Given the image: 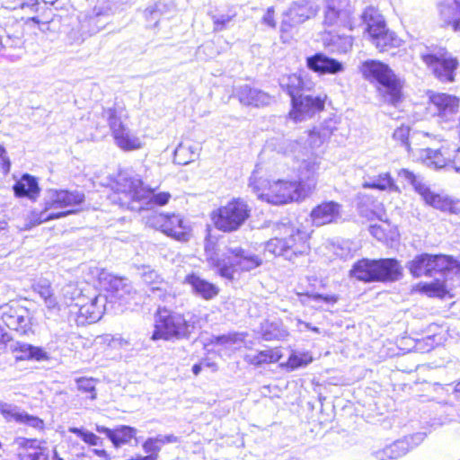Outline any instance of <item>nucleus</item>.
I'll list each match as a JSON object with an SVG mask.
<instances>
[{
	"label": "nucleus",
	"instance_id": "55",
	"mask_svg": "<svg viewBox=\"0 0 460 460\" xmlns=\"http://www.w3.org/2000/svg\"><path fill=\"white\" fill-rule=\"evenodd\" d=\"M38 4V0H10L8 8L13 10L19 8L29 13H34L37 11Z\"/></svg>",
	"mask_w": 460,
	"mask_h": 460
},
{
	"label": "nucleus",
	"instance_id": "5",
	"mask_svg": "<svg viewBox=\"0 0 460 460\" xmlns=\"http://www.w3.org/2000/svg\"><path fill=\"white\" fill-rule=\"evenodd\" d=\"M200 319L194 314H186L160 313L155 325L151 339L172 340L187 338L200 327Z\"/></svg>",
	"mask_w": 460,
	"mask_h": 460
},
{
	"label": "nucleus",
	"instance_id": "18",
	"mask_svg": "<svg viewBox=\"0 0 460 460\" xmlns=\"http://www.w3.org/2000/svg\"><path fill=\"white\" fill-rule=\"evenodd\" d=\"M310 217L316 226L335 223L341 218V206L334 201L323 202L311 211Z\"/></svg>",
	"mask_w": 460,
	"mask_h": 460
},
{
	"label": "nucleus",
	"instance_id": "11",
	"mask_svg": "<svg viewBox=\"0 0 460 460\" xmlns=\"http://www.w3.org/2000/svg\"><path fill=\"white\" fill-rule=\"evenodd\" d=\"M327 95L319 93L314 95L311 92H304L292 101V110L289 116L295 121H301L311 118L324 109Z\"/></svg>",
	"mask_w": 460,
	"mask_h": 460
},
{
	"label": "nucleus",
	"instance_id": "48",
	"mask_svg": "<svg viewBox=\"0 0 460 460\" xmlns=\"http://www.w3.org/2000/svg\"><path fill=\"white\" fill-rule=\"evenodd\" d=\"M421 291L428 294L429 296L438 297L444 296L447 292L444 281H441L439 279H436V280L430 283L422 284Z\"/></svg>",
	"mask_w": 460,
	"mask_h": 460
},
{
	"label": "nucleus",
	"instance_id": "64",
	"mask_svg": "<svg viewBox=\"0 0 460 460\" xmlns=\"http://www.w3.org/2000/svg\"><path fill=\"white\" fill-rule=\"evenodd\" d=\"M424 261L426 263V267L428 268L427 276L432 277L437 274L436 272V266L435 264V255L428 254V253H422Z\"/></svg>",
	"mask_w": 460,
	"mask_h": 460
},
{
	"label": "nucleus",
	"instance_id": "30",
	"mask_svg": "<svg viewBox=\"0 0 460 460\" xmlns=\"http://www.w3.org/2000/svg\"><path fill=\"white\" fill-rule=\"evenodd\" d=\"M107 301L108 297L106 296H96L89 305H84L80 307V314L85 316L90 323L97 322L106 310Z\"/></svg>",
	"mask_w": 460,
	"mask_h": 460
},
{
	"label": "nucleus",
	"instance_id": "60",
	"mask_svg": "<svg viewBox=\"0 0 460 460\" xmlns=\"http://www.w3.org/2000/svg\"><path fill=\"white\" fill-rule=\"evenodd\" d=\"M34 291L39 294L40 298L44 301L51 295H53V291L51 289V286L49 282L46 279L40 280L38 283L34 285Z\"/></svg>",
	"mask_w": 460,
	"mask_h": 460
},
{
	"label": "nucleus",
	"instance_id": "23",
	"mask_svg": "<svg viewBox=\"0 0 460 460\" xmlns=\"http://www.w3.org/2000/svg\"><path fill=\"white\" fill-rule=\"evenodd\" d=\"M95 429L97 432L104 434L116 448L129 443L137 434V429L135 428L127 425L119 426L114 429L96 425Z\"/></svg>",
	"mask_w": 460,
	"mask_h": 460
},
{
	"label": "nucleus",
	"instance_id": "38",
	"mask_svg": "<svg viewBox=\"0 0 460 460\" xmlns=\"http://www.w3.org/2000/svg\"><path fill=\"white\" fill-rule=\"evenodd\" d=\"M436 272L443 276L450 273L458 274L460 272V262L454 260L451 256L435 255Z\"/></svg>",
	"mask_w": 460,
	"mask_h": 460
},
{
	"label": "nucleus",
	"instance_id": "40",
	"mask_svg": "<svg viewBox=\"0 0 460 460\" xmlns=\"http://www.w3.org/2000/svg\"><path fill=\"white\" fill-rule=\"evenodd\" d=\"M346 0H328L326 11L324 13V24L332 26L338 23L341 16L344 13L342 10V4Z\"/></svg>",
	"mask_w": 460,
	"mask_h": 460
},
{
	"label": "nucleus",
	"instance_id": "51",
	"mask_svg": "<svg viewBox=\"0 0 460 460\" xmlns=\"http://www.w3.org/2000/svg\"><path fill=\"white\" fill-rule=\"evenodd\" d=\"M312 360L313 358L308 352H294L289 356L288 365L295 369L308 365Z\"/></svg>",
	"mask_w": 460,
	"mask_h": 460
},
{
	"label": "nucleus",
	"instance_id": "13",
	"mask_svg": "<svg viewBox=\"0 0 460 460\" xmlns=\"http://www.w3.org/2000/svg\"><path fill=\"white\" fill-rule=\"evenodd\" d=\"M316 12V8L308 1L294 3L283 16L280 26L282 38L284 34L290 33L294 28L314 17Z\"/></svg>",
	"mask_w": 460,
	"mask_h": 460
},
{
	"label": "nucleus",
	"instance_id": "34",
	"mask_svg": "<svg viewBox=\"0 0 460 460\" xmlns=\"http://www.w3.org/2000/svg\"><path fill=\"white\" fill-rule=\"evenodd\" d=\"M166 227H163V233L175 240L185 242L189 238L183 220L179 215H167Z\"/></svg>",
	"mask_w": 460,
	"mask_h": 460
},
{
	"label": "nucleus",
	"instance_id": "54",
	"mask_svg": "<svg viewBox=\"0 0 460 460\" xmlns=\"http://www.w3.org/2000/svg\"><path fill=\"white\" fill-rule=\"evenodd\" d=\"M167 215L152 213L146 217V226L163 231V227H166Z\"/></svg>",
	"mask_w": 460,
	"mask_h": 460
},
{
	"label": "nucleus",
	"instance_id": "50",
	"mask_svg": "<svg viewBox=\"0 0 460 460\" xmlns=\"http://www.w3.org/2000/svg\"><path fill=\"white\" fill-rule=\"evenodd\" d=\"M408 269L411 274L415 278L427 276V274H429L422 254L417 255L412 261H411L408 263Z\"/></svg>",
	"mask_w": 460,
	"mask_h": 460
},
{
	"label": "nucleus",
	"instance_id": "44",
	"mask_svg": "<svg viewBox=\"0 0 460 460\" xmlns=\"http://www.w3.org/2000/svg\"><path fill=\"white\" fill-rule=\"evenodd\" d=\"M142 279L146 284L151 286V288L154 291H160L164 288V286H166V283L164 281L158 272L149 268H144Z\"/></svg>",
	"mask_w": 460,
	"mask_h": 460
},
{
	"label": "nucleus",
	"instance_id": "46",
	"mask_svg": "<svg viewBox=\"0 0 460 460\" xmlns=\"http://www.w3.org/2000/svg\"><path fill=\"white\" fill-rule=\"evenodd\" d=\"M398 178L411 184L418 194H420V188L426 187L422 178L408 169H401L398 172Z\"/></svg>",
	"mask_w": 460,
	"mask_h": 460
},
{
	"label": "nucleus",
	"instance_id": "33",
	"mask_svg": "<svg viewBox=\"0 0 460 460\" xmlns=\"http://www.w3.org/2000/svg\"><path fill=\"white\" fill-rule=\"evenodd\" d=\"M320 169V162L316 158H309L303 161L299 168V181L298 184L302 183V187H307L309 183H314L312 191L314 190L316 185V173Z\"/></svg>",
	"mask_w": 460,
	"mask_h": 460
},
{
	"label": "nucleus",
	"instance_id": "61",
	"mask_svg": "<svg viewBox=\"0 0 460 460\" xmlns=\"http://www.w3.org/2000/svg\"><path fill=\"white\" fill-rule=\"evenodd\" d=\"M299 146L300 145L296 141L282 139L279 144L278 152L284 155L294 154Z\"/></svg>",
	"mask_w": 460,
	"mask_h": 460
},
{
	"label": "nucleus",
	"instance_id": "14",
	"mask_svg": "<svg viewBox=\"0 0 460 460\" xmlns=\"http://www.w3.org/2000/svg\"><path fill=\"white\" fill-rule=\"evenodd\" d=\"M459 99L447 93H433L429 96V110L443 121L452 120L459 111Z\"/></svg>",
	"mask_w": 460,
	"mask_h": 460
},
{
	"label": "nucleus",
	"instance_id": "22",
	"mask_svg": "<svg viewBox=\"0 0 460 460\" xmlns=\"http://www.w3.org/2000/svg\"><path fill=\"white\" fill-rule=\"evenodd\" d=\"M376 281H395L402 275V269L395 259L375 260Z\"/></svg>",
	"mask_w": 460,
	"mask_h": 460
},
{
	"label": "nucleus",
	"instance_id": "10",
	"mask_svg": "<svg viewBox=\"0 0 460 460\" xmlns=\"http://www.w3.org/2000/svg\"><path fill=\"white\" fill-rule=\"evenodd\" d=\"M115 190L125 197V200H121L119 198L121 207H127L131 210L143 209L141 204L135 205V203H141L146 199V188L143 186L140 178L128 172H120L115 183Z\"/></svg>",
	"mask_w": 460,
	"mask_h": 460
},
{
	"label": "nucleus",
	"instance_id": "1",
	"mask_svg": "<svg viewBox=\"0 0 460 460\" xmlns=\"http://www.w3.org/2000/svg\"><path fill=\"white\" fill-rule=\"evenodd\" d=\"M314 183L307 187H302V183L296 181H274L259 176L255 170L249 180V187L257 195L258 199L270 204L281 205L289 201H298L305 199L312 192Z\"/></svg>",
	"mask_w": 460,
	"mask_h": 460
},
{
	"label": "nucleus",
	"instance_id": "16",
	"mask_svg": "<svg viewBox=\"0 0 460 460\" xmlns=\"http://www.w3.org/2000/svg\"><path fill=\"white\" fill-rule=\"evenodd\" d=\"M21 451L19 452L20 460H63L58 456L57 451L50 450L42 446V442L36 439L21 438Z\"/></svg>",
	"mask_w": 460,
	"mask_h": 460
},
{
	"label": "nucleus",
	"instance_id": "19",
	"mask_svg": "<svg viewBox=\"0 0 460 460\" xmlns=\"http://www.w3.org/2000/svg\"><path fill=\"white\" fill-rule=\"evenodd\" d=\"M306 66L310 70L321 75H335L344 70L341 62L323 53H316L306 58Z\"/></svg>",
	"mask_w": 460,
	"mask_h": 460
},
{
	"label": "nucleus",
	"instance_id": "43",
	"mask_svg": "<svg viewBox=\"0 0 460 460\" xmlns=\"http://www.w3.org/2000/svg\"><path fill=\"white\" fill-rule=\"evenodd\" d=\"M209 17L213 22V31L219 32L229 28L230 23L236 16L235 12H229L227 13H208Z\"/></svg>",
	"mask_w": 460,
	"mask_h": 460
},
{
	"label": "nucleus",
	"instance_id": "24",
	"mask_svg": "<svg viewBox=\"0 0 460 460\" xmlns=\"http://www.w3.org/2000/svg\"><path fill=\"white\" fill-rule=\"evenodd\" d=\"M184 283L191 288L192 292L205 300L213 299L217 296L219 288L213 283L200 278L198 274H188Z\"/></svg>",
	"mask_w": 460,
	"mask_h": 460
},
{
	"label": "nucleus",
	"instance_id": "57",
	"mask_svg": "<svg viewBox=\"0 0 460 460\" xmlns=\"http://www.w3.org/2000/svg\"><path fill=\"white\" fill-rule=\"evenodd\" d=\"M393 137L394 140L399 141L403 146H405L406 150L411 152V145L409 142L410 137V128L407 126H401L397 128L394 134Z\"/></svg>",
	"mask_w": 460,
	"mask_h": 460
},
{
	"label": "nucleus",
	"instance_id": "21",
	"mask_svg": "<svg viewBox=\"0 0 460 460\" xmlns=\"http://www.w3.org/2000/svg\"><path fill=\"white\" fill-rule=\"evenodd\" d=\"M280 87L291 97V102L304 92H312L314 83L300 75H285L279 79Z\"/></svg>",
	"mask_w": 460,
	"mask_h": 460
},
{
	"label": "nucleus",
	"instance_id": "12",
	"mask_svg": "<svg viewBox=\"0 0 460 460\" xmlns=\"http://www.w3.org/2000/svg\"><path fill=\"white\" fill-rule=\"evenodd\" d=\"M421 436V434H416L415 436L404 437L384 447L373 448L371 456L376 460H397L417 446L419 441L422 439Z\"/></svg>",
	"mask_w": 460,
	"mask_h": 460
},
{
	"label": "nucleus",
	"instance_id": "31",
	"mask_svg": "<svg viewBox=\"0 0 460 460\" xmlns=\"http://www.w3.org/2000/svg\"><path fill=\"white\" fill-rule=\"evenodd\" d=\"M420 158L427 167L435 170L450 165V157H447L442 149H422Z\"/></svg>",
	"mask_w": 460,
	"mask_h": 460
},
{
	"label": "nucleus",
	"instance_id": "6",
	"mask_svg": "<svg viewBox=\"0 0 460 460\" xmlns=\"http://www.w3.org/2000/svg\"><path fill=\"white\" fill-rule=\"evenodd\" d=\"M360 71L365 79L378 84V93L385 102L395 105L400 101V82L386 64L377 60H367L362 63Z\"/></svg>",
	"mask_w": 460,
	"mask_h": 460
},
{
	"label": "nucleus",
	"instance_id": "36",
	"mask_svg": "<svg viewBox=\"0 0 460 460\" xmlns=\"http://www.w3.org/2000/svg\"><path fill=\"white\" fill-rule=\"evenodd\" d=\"M113 137L116 145L122 150L132 151L142 147L141 139L132 134L127 127L119 133H117Z\"/></svg>",
	"mask_w": 460,
	"mask_h": 460
},
{
	"label": "nucleus",
	"instance_id": "63",
	"mask_svg": "<svg viewBox=\"0 0 460 460\" xmlns=\"http://www.w3.org/2000/svg\"><path fill=\"white\" fill-rule=\"evenodd\" d=\"M160 5H161V3H156L154 5L148 6L145 10V15L148 21H153V20L157 21L159 19V17L161 15ZM156 23H157V22H155V24Z\"/></svg>",
	"mask_w": 460,
	"mask_h": 460
},
{
	"label": "nucleus",
	"instance_id": "56",
	"mask_svg": "<svg viewBox=\"0 0 460 460\" xmlns=\"http://www.w3.org/2000/svg\"><path fill=\"white\" fill-rule=\"evenodd\" d=\"M317 128L319 130L320 137H322L325 142L338 129L337 121L334 119H327Z\"/></svg>",
	"mask_w": 460,
	"mask_h": 460
},
{
	"label": "nucleus",
	"instance_id": "47",
	"mask_svg": "<svg viewBox=\"0 0 460 460\" xmlns=\"http://www.w3.org/2000/svg\"><path fill=\"white\" fill-rule=\"evenodd\" d=\"M243 341V337L239 333H229L219 336H214L211 342L215 345L224 346L227 349L232 348L235 344H240Z\"/></svg>",
	"mask_w": 460,
	"mask_h": 460
},
{
	"label": "nucleus",
	"instance_id": "26",
	"mask_svg": "<svg viewBox=\"0 0 460 460\" xmlns=\"http://www.w3.org/2000/svg\"><path fill=\"white\" fill-rule=\"evenodd\" d=\"M420 195L426 204L436 209H439L443 212H456L455 203L452 199L432 192L428 185L420 188Z\"/></svg>",
	"mask_w": 460,
	"mask_h": 460
},
{
	"label": "nucleus",
	"instance_id": "49",
	"mask_svg": "<svg viewBox=\"0 0 460 460\" xmlns=\"http://www.w3.org/2000/svg\"><path fill=\"white\" fill-rule=\"evenodd\" d=\"M68 431L77 435L84 442L90 446H100L102 444V439L100 437L84 429L70 427Z\"/></svg>",
	"mask_w": 460,
	"mask_h": 460
},
{
	"label": "nucleus",
	"instance_id": "2",
	"mask_svg": "<svg viewBox=\"0 0 460 460\" xmlns=\"http://www.w3.org/2000/svg\"><path fill=\"white\" fill-rule=\"evenodd\" d=\"M206 259L209 265L216 268L223 278L233 279L237 271H250L261 265L262 259L241 247H230L222 257L215 251L214 245L205 246Z\"/></svg>",
	"mask_w": 460,
	"mask_h": 460
},
{
	"label": "nucleus",
	"instance_id": "39",
	"mask_svg": "<svg viewBox=\"0 0 460 460\" xmlns=\"http://www.w3.org/2000/svg\"><path fill=\"white\" fill-rule=\"evenodd\" d=\"M363 187L366 189H377L380 190L400 191L399 188L387 172L379 174L377 177H375L368 181H365L363 183Z\"/></svg>",
	"mask_w": 460,
	"mask_h": 460
},
{
	"label": "nucleus",
	"instance_id": "53",
	"mask_svg": "<svg viewBox=\"0 0 460 460\" xmlns=\"http://www.w3.org/2000/svg\"><path fill=\"white\" fill-rule=\"evenodd\" d=\"M43 302H44V305L46 307L45 315L48 318H51V317L59 315V313L61 311L62 302L58 301V299L54 296V294L51 295L47 299H45Z\"/></svg>",
	"mask_w": 460,
	"mask_h": 460
},
{
	"label": "nucleus",
	"instance_id": "28",
	"mask_svg": "<svg viewBox=\"0 0 460 460\" xmlns=\"http://www.w3.org/2000/svg\"><path fill=\"white\" fill-rule=\"evenodd\" d=\"M361 19L366 26L365 32L367 33L368 37L386 27L384 16L377 9L372 6L367 7L364 10Z\"/></svg>",
	"mask_w": 460,
	"mask_h": 460
},
{
	"label": "nucleus",
	"instance_id": "62",
	"mask_svg": "<svg viewBox=\"0 0 460 460\" xmlns=\"http://www.w3.org/2000/svg\"><path fill=\"white\" fill-rule=\"evenodd\" d=\"M307 142L311 148L319 147L324 143V140L320 137L318 128H314L309 132Z\"/></svg>",
	"mask_w": 460,
	"mask_h": 460
},
{
	"label": "nucleus",
	"instance_id": "15",
	"mask_svg": "<svg viewBox=\"0 0 460 460\" xmlns=\"http://www.w3.org/2000/svg\"><path fill=\"white\" fill-rule=\"evenodd\" d=\"M0 414L6 422L26 425L38 430L44 429V421L41 419L29 414L16 404L0 401Z\"/></svg>",
	"mask_w": 460,
	"mask_h": 460
},
{
	"label": "nucleus",
	"instance_id": "3",
	"mask_svg": "<svg viewBox=\"0 0 460 460\" xmlns=\"http://www.w3.org/2000/svg\"><path fill=\"white\" fill-rule=\"evenodd\" d=\"M84 201V194L78 190H49L45 197V208L32 212L30 217L32 226L76 213Z\"/></svg>",
	"mask_w": 460,
	"mask_h": 460
},
{
	"label": "nucleus",
	"instance_id": "35",
	"mask_svg": "<svg viewBox=\"0 0 460 460\" xmlns=\"http://www.w3.org/2000/svg\"><path fill=\"white\" fill-rule=\"evenodd\" d=\"M179 438L173 434L169 435H158L156 437L148 438L142 445L145 453L147 456H155L158 457V454L162 449V447L165 444L178 443Z\"/></svg>",
	"mask_w": 460,
	"mask_h": 460
},
{
	"label": "nucleus",
	"instance_id": "42",
	"mask_svg": "<svg viewBox=\"0 0 460 460\" xmlns=\"http://www.w3.org/2000/svg\"><path fill=\"white\" fill-rule=\"evenodd\" d=\"M262 337L266 341L282 340L288 336V331L279 323H265L262 327Z\"/></svg>",
	"mask_w": 460,
	"mask_h": 460
},
{
	"label": "nucleus",
	"instance_id": "27",
	"mask_svg": "<svg viewBox=\"0 0 460 460\" xmlns=\"http://www.w3.org/2000/svg\"><path fill=\"white\" fill-rule=\"evenodd\" d=\"M349 276L363 282L376 281L375 260L362 259L354 263Z\"/></svg>",
	"mask_w": 460,
	"mask_h": 460
},
{
	"label": "nucleus",
	"instance_id": "41",
	"mask_svg": "<svg viewBox=\"0 0 460 460\" xmlns=\"http://www.w3.org/2000/svg\"><path fill=\"white\" fill-rule=\"evenodd\" d=\"M197 156L198 153L194 146L181 143L174 151L173 160L178 164L185 165L194 161Z\"/></svg>",
	"mask_w": 460,
	"mask_h": 460
},
{
	"label": "nucleus",
	"instance_id": "52",
	"mask_svg": "<svg viewBox=\"0 0 460 460\" xmlns=\"http://www.w3.org/2000/svg\"><path fill=\"white\" fill-rule=\"evenodd\" d=\"M154 190L146 188V199L143 201L146 204H155L158 206H164L169 202L171 198V194L169 192H159L157 194H153Z\"/></svg>",
	"mask_w": 460,
	"mask_h": 460
},
{
	"label": "nucleus",
	"instance_id": "20",
	"mask_svg": "<svg viewBox=\"0 0 460 460\" xmlns=\"http://www.w3.org/2000/svg\"><path fill=\"white\" fill-rule=\"evenodd\" d=\"M235 95L242 104L257 108L268 106L273 101L269 93L247 84L237 88Z\"/></svg>",
	"mask_w": 460,
	"mask_h": 460
},
{
	"label": "nucleus",
	"instance_id": "45",
	"mask_svg": "<svg viewBox=\"0 0 460 460\" xmlns=\"http://www.w3.org/2000/svg\"><path fill=\"white\" fill-rule=\"evenodd\" d=\"M77 389L86 394V398L93 401L97 397L96 383L94 378L79 377L75 379Z\"/></svg>",
	"mask_w": 460,
	"mask_h": 460
},
{
	"label": "nucleus",
	"instance_id": "59",
	"mask_svg": "<svg viewBox=\"0 0 460 460\" xmlns=\"http://www.w3.org/2000/svg\"><path fill=\"white\" fill-rule=\"evenodd\" d=\"M62 304L68 306L78 295V290L74 284H67L61 289Z\"/></svg>",
	"mask_w": 460,
	"mask_h": 460
},
{
	"label": "nucleus",
	"instance_id": "25",
	"mask_svg": "<svg viewBox=\"0 0 460 460\" xmlns=\"http://www.w3.org/2000/svg\"><path fill=\"white\" fill-rule=\"evenodd\" d=\"M439 13L445 25L460 31V0H444L439 4Z\"/></svg>",
	"mask_w": 460,
	"mask_h": 460
},
{
	"label": "nucleus",
	"instance_id": "7",
	"mask_svg": "<svg viewBox=\"0 0 460 460\" xmlns=\"http://www.w3.org/2000/svg\"><path fill=\"white\" fill-rule=\"evenodd\" d=\"M91 274L96 278L102 288L107 291L108 300L118 303L122 306H130L137 304L138 294L128 279L113 276L104 269L93 268Z\"/></svg>",
	"mask_w": 460,
	"mask_h": 460
},
{
	"label": "nucleus",
	"instance_id": "9",
	"mask_svg": "<svg viewBox=\"0 0 460 460\" xmlns=\"http://www.w3.org/2000/svg\"><path fill=\"white\" fill-rule=\"evenodd\" d=\"M251 209L242 199H233L225 206L213 212L212 220L215 226L223 232L239 229L250 217Z\"/></svg>",
	"mask_w": 460,
	"mask_h": 460
},
{
	"label": "nucleus",
	"instance_id": "8",
	"mask_svg": "<svg viewBox=\"0 0 460 460\" xmlns=\"http://www.w3.org/2000/svg\"><path fill=\"white\" fill-rule=\"evenodd\" d=\"M420 55L424 64L439 81L443 83L455 81V72L458 66V61L445 48L426 47Z\"/></svg>",
	"mask_w": 460,
	"mask_h": 460
},
{
	"label": "nucleus",
	"instance_id": "58",
	"mask_svg": "<svg viewBox=\"0 0 460 460\" xmlns=\"http://www.w3.org/2000/svg\"><path fill=\"white\" fill-rule=\"evenodd\" d=\"M279 358L272 350H263L251 358V363L253 365H262L265 363L276 362Z\"/></svg>",
	"mask_w": 460,
	"mask_h": 460
},
{
	"label": "nucleus",
	"instance_id": "4",
	"mask_svg": "<svg viewBox=\"0 0 460 460\" xmlns=\"http://www.w3.org/2000/svg\"><path fill=\"white\" fill-rule=\"evenodd\" d=\"M281 233L283 236L271 238L265 243V252L288 261L307 252L309 234L305 230L283 225Z\"/></svg>",
	"mask_w": 460,
	"mask_h": 460
},
{
	"label": "nucleus",
	"instance_id": "17",
	"mask_svg": "<svg viewBox=\"0 0 460 460\" xmlns=\"http://www.w3.org/2000/svg\"><path fill=\"white\" fill-rule=\"evenodd\" d=\"M4 324L21 334H26L31 330V315L24 307H8L2 314Z\"/></svg>",
	"mask_w": 460,
	"mask_h": 460
},
{
	"label": "nucleus",
	"instance_id": "37",
	"mask_svg": "<svg viewBox=\"0 0 460 460\" xmlns=\"http://www.w3.org/2000/svg\"><path fill=\"white\" fill-rule=\"evenodd\" d=\"M102 115L107 119L113 137L122 131L126 127L123 123V119L126 118V114L122 108H110L104 110Z\"/></svg>",
	"mask_w": 460,
	"mask_h": 460
},
{
	"label": "nucleus",
	"instance_id": "29",
	"mask_svg": "<svg viewBox=\"0 0 460 460\" xmlns=\"http://www.w3.org/2000/svg\"><path fill=\"white\" fill-rule=\"evenodd\" d=\"M369 39L372 44L381 52L387 51L392 48H397L401 43V40L387 26L384 30L382 29V31L380 30V31L369 36Z\"/></svg>",
	"mask_w": 460,
	"mask_h": 460
},
{
	"label": "nucleus",
	"instance_id": "32",
	"mask_svg": "<svg viewBox=\"0 0 460 460\" xmlns=\"http://www.w3.org/2000/svg\"><path fill=\"white\" fill-rule=\"evenodd\" d=\"M14 194L17 197H27L35 200L40 194V188L35 177L24 174L13 186Z\"/></svg>",
	"mask_w": 460,
	"mask_h": 460
}]
</instances>
